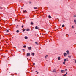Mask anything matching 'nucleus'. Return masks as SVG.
Segmentation results:
<instances>
[{
  "mask_svg": "<svg viewBox=\"0 0 76 76\" xmlns=\"http://www.w3.org/2000/svg\"><path fill=\"white\" fill-rule=\"evenodd\" d=\"M66 52L67 53V54H68V55L70 54V52L69 50H67L66 51Z\"/></svg>",
  "mask_w": 76,
  "mask_h": 76,
  "instance_id": "obj_1",
  "label": "nucleus"
},
{
  "mask_svg": "<svg viewBox=\"0 0 76 76\" xmlns=\"http://www.w3.org/2000/svg\"><path fill=\"white\" fill-rule=\"evenodd\" d=\"M30 56V53H28L27 54V57H28Z\"/></svg>",
  "mask_w": 76,
  "mask_h": 76,
  "instance_id": "obj_2",
  "label": "nucleus"
},
{
  "mask_svg": "<svg viewBox=\"0 0 76 76\" xmlns=\"http://www.w3.org/2000/svg\"><path fill=\"white\" fill-rule=\"evenodd\" d=\"M31 48H31V47H28V49L29 50H31Z\"/></svg>",
  "mask_w": 76,
  "mask_h": 76,
  "instance_id": "obj_3",
  "label": "nucleus"
},
{
  "mask_svg": "<svg viewBox=\"0 0 76 76\" xmlns=\"http://www.w3.org/2000/svg\"><path fill=\"white\" fill-rule=\"evenodd\" d=\"M25 39H28V37H27V36H25Z\"/></svg>",
  "mask_w": 76,
  "mask_h": 76,
  "instance_id": "obj_4",
  "label": "nucleus"
},
{
  "mask_svg": "<svg viewBox=\"0 0 76 76\" xmlns=\"http://www.w3.org/2000/svg\"><path fill=\"white\" fill-rule=\"evenodd\" d=\"M35 44H36L37 45H38V44H39L38 43V42H35Z\"/></svg>",
  "mask_w": 76,
  "mask_h": 76,
  "instance_id": "obj_5",
  "label": "nucleus"
},
{
  "mask_svg": "<svg viewBox=\"0 0 76 76\" xmlns=\"http://www.w3.org/2000/svg\"><path fill=\"white\" fill-rule=\"evenodd\" d=\"M74 22H75V24H76V19H75L74 20Z\"/></svg>",
  "mask_w": 76,
  "mask_h": 76,
  "instance_id": "obj_6",
  "label": "nucleus"
},
{
  "mask_svg": "<svg viewBox=\"0 0 76 76\" xmlns=\"http://www.w3.org/2000/svg\"><path fill=\"white\" fill-rule=\"evenodd\" d=\"M64 56H67V54H66V53H64Z\"/></svg>",
  "mask_w": 76,
  "mask_h": 76,
  "instance_id": "obj_7",
  "label": "nucleus"
},
{
  "mask_svg": "<svg viewBox=\"0 0 76 76\" xmlns=\"http://www.w3.org/2000/svg\"><path fill=\"white\" fill-rule=\"evenodd\" d=\"M61 73H64V71L63 70H61Z\"/></svg>",
  "mask_w": 76,
  "mask_h": 76,
  "instance_id": "obj_8",
  "label": "nucleus"
},
{
  "mask_svg": "<svg viewBox=\"0 0 76 76\" xmlns=\"http://www.w3.org/2000/svg\"><path fill=\"white\" fill-rule=\"evenodd\" d=\"M35 28L36 29H38V27L37 26H36Z\"/></svg>",
  "mask_w": 76,
  "mask_h": 76,
  "instance_id": "obj_9",
  "label": "nucleus"
},
{
  "mask_svg": "<svg viewBox=\"0 0 76 76\" xmlns=\"http://www.w3.org/2000/svg\"><path fill=\"white\" fill-rule=\"evenodd\" d=\"M33 24H34V23H33V22H31V25H33Z\"/></svg>",
  "mask_w": 76,
  "mask_h": 76,
  "instance_id": "obj_10",
  "label": "nucleus"
},
{
  "mask_svg": "<svg viewBox=\"0 0 76 76\" xmlns=\"http://www.w3.org/2000/svg\"><path fill=\"white\" fill-rule=\"evenodd\" d=\"M67 72H66V74H64V75H63V76H66V75H67Z\"/></svg>",
  "mask_w": 76,
  "mask_h": 76,
  "instance_id": "obj_11",
  "label": "nucleus"
},
{
  "mask_svg": "<svg viewBox=\"0 0 76 76\" xmlns=\"http://www.w3.org/2000/svg\"><path fill=\"white\" fill-rule=\"evenodd\" d=\"M53 72H56V69H54L53 71Z\"/></svg>",
  "mask_w": 76,
  "mask_h": 76,
  "instance_id": "obj_12",
  "label": "nucleus"
},
{
  "mask_svg": "<svg viewBox=\"0 0 76 76\" xmlns=\"http://www.w3.org/2000/svg\"><path fill=\"white\" fill-rule=\"evenodd\" d=\"M19 32V31L17 30L16 31V32H17V33H18V32Z\"/></svg>",
  "mask_w": 76,
  "mask_h": 76,
  "instance_id": "obj_13",
  "label": "nucleus"
},
{
  "mask_svg": "<svg viewBox=\"0 0 76 76\" xmlns=\"http://www.w3.org/2000/svg\"><path fill=\"white\" fill-rule=\"evenodd\" d=\"M47 57H48V55H46V56H45V58H47Z\"/></svg>",
  "mask_w": 76,
  "mask_h": 76,
  "instance_id": "obj_14",
  "label": "nucleus"
},
{
  "mask_svg": "<svg viewBox=\"0 0 76 76\" xmlns=\"http://www.w3.org/2000/svg\"><path fill=\"white\" fill-rule=\"evenodd\" d=\"M27 12L26 10L23 11V13H25V12Z\"/></svg>",
  "mask_w": 76,
  "mask_h": 76,
  "instance_id": "obj_15",
  "label": "nucleus"
},
{
  "mask_svg": "<svg viewBox=\"0 0 76 76\" xmlns=\"http://www.w3.org/2000/svg\"><path fill=\"white\" fill-rule=\"evenodd\" d=\"M27 31H29V28H27L26 29Z\"/></svg>",
  "mask_w": 76,
  "mask_h": 76,
  "instance_id": "obj_16",
  "label": "nucleus"
},
{
  "mask_svg": "<svg viewBox=\"0 0 76 76\" xmlns=\"http://www.w3.org/2000/svg\"><path fill=\"white\" fill-rule=\"evenodd\" d=\"M48 18H51V16L50 15H49L48 16Z\"/></svg>",
  "mask_w": 76,
  "mask_h": 76,
  "instance_id": "obj_17",
  "label": "nucleus"
},
{
  "mask_svg": "<svg viewBox=\"0 0 76 76\" xmlns=\"http://www.w3.org/2000/svg\"><path fill=\"white\" fill-rule=\"evenodd\" d=\"M58 59L59 60H60V57H59L58 58Z\"/></svg>",
  "mask_w": 76,
  "mask_h": 76,
  "instance_id": "obj_18",
  "label": "nucleus"
},
{
  "mask_svg": "<svg viewBox=\"0 0 76 76\" xmlns=\"http://www.w3.org/2000/svg\"><path fill=\"white\" fill-rule=\"evenodd\" d=\"M31 55H33V56H34V53H32L31 54Z\"/></svg>",
  "mask_w": 76,
  "mask_h": 76,
  "instance_id": "obj_19",
  "label": "nucleus"
},
{
  "mask_svg": "<svg viewBox=\"0 0 76 76\" xmlns=\"http://www.w3.org/2000/svg\"><path fill=\"white\" fill-rule=\"evenodd\" d=\"M23 48H26V46L24 45L23 46Z\"/></svg>",
  "mask_w": 76,
  "mask_h": 76,
  "instance_id": "obj_20",
  "label": "nucleus"
},
{
  "mask_svg": "<svg viewBox=\"0 0 76 76\" xmlns=\"http://www.w3.org/2000/svg\"><path fill=\"white\" fill-rule=\"evenodd\" d=\"M62 27H64V25H62Z\"/></svg>",
  "mask_w": 76,
  "mask_h": 76,
  "instance_id": "obj_21",
  "label": "nucleus"
},
{
  "mask_svg": "<svg viewBox=\"0 0 76 76\" xmlns=\"http://www.w3.org/2000/svg\"><path fill=\"white\" fill-rule=\"evenodd\" d=\"M6 32H9V31L8 30H7L6 31Z\"/></svg>",
  "mask_w": 76,
  "mask_h": 76,
  "instance_id": "obj_22",
  "label": "nucleus"
},
{
  "mask_svg": "<svg viewBox=\"0 0 76 76\" xmlns=\"http://www.w3.org/2000/svg\"><path fill=\"white\" fill-rule=\"evenodd\" d=\"M33 66H34L35 65V63H33Z\"/></svg>",
  "mask_w": 76,
  "mask_h": 76,
  "instance_id": "obj_23",
  "label": "nucleus"
},
{
  "mask_svg": "<svg viewBox=\"0 0 76 76\" xmlns=\"http://www.w3.org/2000/svg\"><path fill=\"white\" fill-rule=\"evenodd\" d=\"M66 59H65L64 60V62H66Z\"/></svg>",
  "mask_w": 76,
  "mask_h": 76,
  "instance_id": "obj_24",
  "label": "nucleus"
},
{
  "mask_svg": "<svg viewBox=\"0 0 76 76\" xmlns=\"http://www.w3.org/2000/svg\"><path fill=\"white\" fill-rule=\"evenodd\" d=\"M34 9H37V7H34Z\"/></svg>",
  "mask_w": 76,
  "mask_h": 76,
  "instance_id": "obj_25",
  "label": "nucleus"
},
{
  "mask_svg": "<svg viewBox=\"0 0 76 76\" xmlns=\"http://www.w3.org/2000/svg\"><path fill=\"white\" fill-rule=\"evenodd\" d=\"M25 30V29H24V30H23V32H24Z\"/></svg>",
  "mask_w": 76,
  "mask_h": 76,
  "instance_id": "obj_26",
  "label": "nucleus"
},
{
  "mask_svg": "<svg viewBox=\"0 0 76 76\" xmlns=\"http://www.w3.org/2000/svg\"><path fill=\"white\" fill-rule=\"evenodd\" d=\"M68 57H69V58H70V57H71V56H68Z\"/></svg>",
  "mask_w": 76,
  "mask_h": 76,
  "instance_id": "obj_27",
  "label": "nucleus"
},
{
  "mask_svg": "<svg viewBox=\"0 0 76 76\" xmlns=\"http://www.w3.org/2000/svg\"><path fill=\"white\" fill-rule=\"evenodd\" d=\"M74 17H76V15H74Z\"/></svg>",
  "mask_w": 76,
  "mask_h": 76,
  "instance_id": "obj_28",
  "label": "nucleus"
},
{
  "mask_svg": "<svg viewBox=\"0 0 76 76\" xmlns=\"http://www.w3.org/2000/svg\"><path fill=\"white\" fill-rule=\"evenodd\" d=\"M65 62H63V64H65Z\"/></svg>",
  "mask_w": 76,
  "mask_h": 76,
  "instance_id": "obj_29",
  "label": "nucleus"
},
{
  "mask_svg": "<svg viewBox=\"0 0 76 76\" xmlns=\"http://www.w3.org/2000/svg\"><path fill=\"white\" fill-rule=\"evenodd\" d=\"M21 27L22 28H23V26H22Z\"/></svg>",
  "mask_w": 76,
  "mask_h": 76,
  "instance_id": "obj_30",
  "label": "nucleus"
},
{
  "mask_svg": "<svg viewBox=\"0 0 76 76\" xmlns=\"http://www.w3.org/2000/svg\"><path fill=\"white\" fill-rule=\"evenodd\" d=\"M72 28H74V27H73V26H72Z\"/></svg>",
  "mask_w": 76,
  "mask_h": 76,
  "instance_id": "obj_31",
  "label": "nucleus"
},
{
  "mask_svg": "<svg viewBox=\"0 0 76 76\" xmlns=\"http://www.w3.org/2000/svg\"><path fill=\"white\" fill-rule=\"evenodd\" d=\"M38 73H39L38 72H37V74H38Z\"/></svg>",
  "mask_w": 76,
  "mask_h": 76,
  "instance_id": "obj_32",
  "label": "nucleus"
},
{
  "mask_svg": "<svg viewBox=\"0 0 76 76\" xmlns=\"http://www.w3.org/2000/svg\"><path fill=\"white\" fill-rule=\"evenodd\" d=\"M0 9H2V7H0Z\"/></svg>",
  "mask_w": 76,
  "mask_h": 76,
  "instance_id": "obj_33",
  "label": "nucleus"
},
{
  "mask_svg": "<svg viewBox=\"0 0 76 76\" xmlns=\"http://www.w3.org/2000/svg\"><path fill=\"white\" fill-rule=\"evenodd\" d=\"M66 61H68V59L67 58V59H66Z\"/></svg>",
  "mask_w": 76,
  "mask_h": 76,
  "instance_id": "obj_34",
  "label": "nucleus"
},
{
  "mask_svg": "<svg viewBox=\"0 0 76 76\" xmlns=\"http://www.w3.org/2000/svg\"><path fill=\"white\" fill-rule=\"evenodd\" d=\"M31 3V2H29V3Z\"/></svg>",
  "mask_w": 76,
  "mask_h": 76,
  "instance_id": "obj_35",
  "label": "nucleus"
},
{
  "mask_svg": "<svg viewBox=\"0 0 76 76\" xmlns=\"http://www.w3.org/2000/svg\"><path fill=\"white\" fill-rule=\"evenodd\" d=\"M66 70H67V69H66L65 70V71H66Z\"/></svg>",
  "mask_w": 76,
  "mask_h": 76,
  "instance_id": "obj_36",
  "label": "nucleus"
},
{
  "mask_svg": "<svg viewBox=\"0 0 76 76\" xmlns=\"http://www.w3.org/2000/svg\"><path fill=\"white\" fill-rule=\"evenodd\" d=\"M36 72H37V71H36Z\"/></svg>",
  "mask_w": 76,
  "mask_h": 76,
  "instance_id": "obj_37",
  "label": "nucleus"
},
{
  "mask_svg": "<svg viewBox=\"0 0 76 76\" xmlns=\"http://www.w3.org/2000/svg\"><path fill=\"white\" fill-rule=\"evenodd\" d=\"M23 50H24V51H25V49H23Z\"/></svg>",
  "mask_w": 76,
  "mask_h": 76,
  "instance_id": "obj_38",
  "label": "nucleus"
},
{
  "mask_svg": "<svg viewBox=\"0 0 76 76\" xmlns=\"http://www.w3.org/2000/svg\"><path fill=\"white\" fill-rule=\"evenodd\" d=\"M21 9H22V8H21Z\"/></svg>",
  "mask_w": 76,
  "mask_h": 76,
  "instance_id": "obj_39",
  "label": "nucleus"
}]
</instances>
